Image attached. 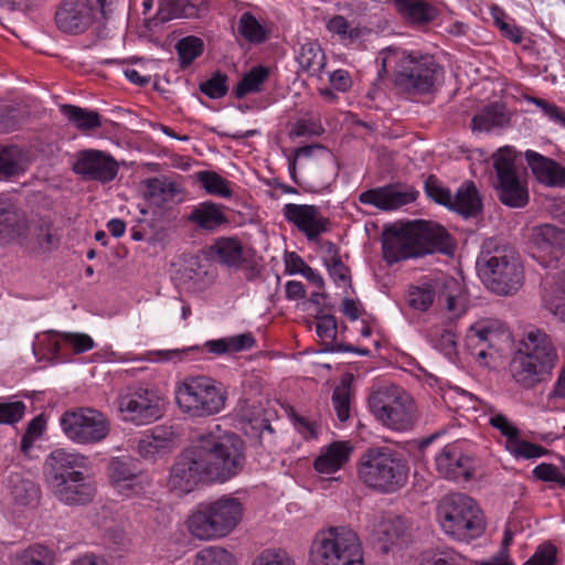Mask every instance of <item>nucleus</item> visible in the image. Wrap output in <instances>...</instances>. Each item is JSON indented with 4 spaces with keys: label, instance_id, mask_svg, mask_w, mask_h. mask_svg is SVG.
Instances as JSON below:
<instances>
[{
    "label": "nucleus",
    "instance_id": "6ab92c4d",
    "mask_svg": "<svg viewBox=\"0 0 565 565\" xmlns=\"http://www.w3.org/2000/svg\"><path fill=\"white\" fill-rule=\"evenodd\" d=\"M56 28L67 34H82L94 22V8L88 0H62L54 14Z\"/></svg>",
    "mask_w": 565,
    "mask_h": 565
},
{
    "label": "nucleus",
    "instance_id": "8fccbe9b",
    "mask_svg": "<svg viewBox=\"0 0 565 565\" xmlns=\"http://www.w3.org/2000/svg\"><path fill=\"white\" fill-rule=\"evenodd\" d=\"M428 339L435 348L451 355L456 352L457 334L451 329L434 327L428 330Z\"/></svg>",
    "mask_w": 565,
    "mask_h": 565
},
{
    "label": "nucleus",
    "instance_id": "0e129e2a",
    "mask_svg": "<svg viewBox=\"0 0 565 565\" xmlns=\"http://www.w3.org/2000/svg\"><path fill=\"white\" fill-rule=\"evenodd\" d=\"M316 332L323 343L332 345L338 333L335 318L331 315L319 316L316 324Z\"/></svg>",
    "mask_w": 565,
    "mask_h": 565
},
{
    "label": "nucleus",
    "instance_id": "864d4df0",
    "mask_svg": "<svg viewBox=\"0 0 565 565\" xmlns=\"http://www.w3.org/2000/svg\"><path fill=\"white\" fill-rule=\"evenodd\" d=\"M53 552L44 545H32L23 551L19 565H52Z\"/></svg>",
    "mask_w": 565,
    "mask_h": 565
},
{
    "label": "nucleus",
    "instance_id": "c03bdc74",
    "mask_svg": "<svg viewBox=\"0 0 565 565\" xmlns=\"http://www.w3.org/2000/svg\"><path fill=\"white\" fill-rule=\"evenodd\" d=\"M194 12L195 8L189 0H161L157 19L160 22H168L174 19L189 18Z\"/></svg>",
    "mask_w": 565,
    "mask_h": 565
},
{
    "label": "nucleus",
    "instance_id": "5fc2aeb1",
    "mask_svg": "<svg viewBox=\"0 0 565 565\" xmlns=\"http://www.w3.org/2000/svg\"><path fill=\"white\" fill-rule=\"evenodd\" d=\"M534 241L540 246H561L565 241V232L551 224L540 225L534 230Z\"/></svg>",
    "mask_w": 565,
    "mask_h": 565
},
{
    "label": "nucleus",
    "instance_id": "c756f323",
    "mask_svg": "<svg viewBox=\"0 0 565 565\" xmlns=\"http://www.w3.org/2000/svg\"><path fill=\"white\" fill-rule=\"evenodd\" d=\"M174 433L171 428L156 427L150 434L139 438L137 452L145 459L170 451L174 445Z\"/></svg>",
    "mask_w": 565,
    "mask_h": 565
},
{
    "label": "nucleus",
    "instance_id": "58836bf2",
    "mask_svg": "<svg viewBox=\"0 0 565 565\" xmlns=\"http://www.w3.org/2000/svg\"><path fill=\"white\" fill-rule=\"evenodd\" d=\"M509 121L503 107L499 104L486 106L476 114L471 120V127L478 131H489L492 128L503 127Z\"/></svg>",
    "mask_w": 565,
    "mask_h": 565
},
{
    "label": "nucleus",
    "instance_id": "49530a36",
    "mask_svg": "<svg viewBox=\"0 0 565 565\" xmlns=\"http://www.w3.org/2000/svg\"><path fill=\"white\" fill-rule=\"evenodd\" d=\"M196 180L201 183L206 193L221 198H231L233 191L230 188L227 180L222 178L214 171H199Z\"/></svg>",
    "mask_w": 565,
    "mask_h": 565
},
{
    "label": "nucleus",
    "instance_id": "09e8293b",
    "mask_svg": "<svg viewBox=\"0 0 565 565\" xmlns=\"http://www.w3.org/2000/svg\"><path fill=\"white\" fill-rule=\"evenodd\" d=\"M326 248L329 256L324 258V265L328 268L330 277L335 282L348 284L350 281L349 268L341 260L337 246L328 242Z\"/></svg>",
    "mask_w": 565,
    "mask_h": 565
},
{
    "label": "nucleus",
    "instance_id": "f257e3e1",
    "mask_svg": "<svg viewBox=\"0 0 565 565\" xmlns=\"http://www.w3.org/2000/svg\"><path fill=\"white\" fill-rule=\"evenodd\" d=\"M241 440L235 436H200L173 465L169 483L181 493L191 492L198 483L224 482L243 468Z\"/></svg>",
    "mask_w": 565,
    "mask_h": 565
},
{
    "label": "nucleus",
    "instance_id": "e433bc0d",
    "mask_svg": "<svg viewBox=\"0 0 565 565\" xmlns=\"http://www.w3.org/2000/svg\"><path fill=\"white\" fill-rule=\"evenodd\" d=\"M256 340L252 333H242L228 338L206 341L204 348L216 355L235 353L255 347Z\"/></svg>",
    "mask_w": 565,
    "mask_h": 565
},
{
    "label": "nucleus",
    "instance_id": "e2e57ef3",
    "mask_svg": "<svg viewBox=\"0 0 565 565\" xmlns=\"http://www.w3.org/2000/svg\"><path fill=\"white\" fill-rule=\"evenodd\" d=\"M25 404L21 401L0 403V425H14L25 414Z\"/></svg>",
    "mask_w": 565,
    "mask_h": 565
},
{
    "label": "nucleus",
    "instance_id": "412c9836",
    "mask_svg": "<svg viewBox=\"0 0 565 565\" xmlns=\"http://www.w3.org/2000/svg\"><path fill=\"white\" fill-rule=\"evenodd\" d=\"M438 473L450 480L467 481L472 477V459L466 455L458 444H448L435 458Z\"/></svg>",
    "mask_w": 565,
    "mask_h": 565
},
{
    "label": "nucleus",
    "instance_id": "79ce46f5",
    "mask_svg": "<svg viewBox=\"0 0 565 565\" xmlns=\"http://www.w3.org/2000/svg\"><path fill=\"white\" fill-rule=\"evenodd\" d=\"M62 114L81 130L95 129L102 126L98 113L87 110L74 105H62Z\"/></svg>",
    "mask_w": 565,
    "mask_h": 565
},
{
    "label": "nucleus",
    "instance_id": "ea45409f",
    "mask_svg": "<svg viewBox=\"0 0 565 565\" xmlns=\"http://www.w3.org/2000/svg\"><path fill=\"white\" fill-rule=\"evenodd\" d=\"M397 9L415 23L433 21L438 11L424 0H395Z\"/></svg>",
    "mask_w": 565,
    "mask_h": 565
},
{
    "label": "nucleus",
    "instance_id": "4be33fe9",
    "mask_svg": "<svg viewBox=\"0 0 565 565\" xmlns=\"http://www.w3.org/2000/svg\"><path fill=\"white\" fill-rule=\"evenodd\" d=\"M83 457L77 454L67 452L64 449H55L45 461V475L49 486L63 480L78 481L82 479V471L75 470L82 466Z\"/></svg>",
    "mask_w": 565,
    "mask_h": 565
},
{
    "label": "nucleus",
    "instance_id": "338daca9",
    "mask_svg": "<svg viewBox=\"0 0 565 565\" xmlns=\"http://www.w3.org/2000/svg\"><path fill=\"white\" fill-rule=\"evenodd\" d=\"M533 476L545 482H555L565 488V476L552 463H540L533 469Z\"/></svg>",
    "mask_w": 565,
    "mask_h": 565
},
{
    "label": "nucleus",
    "instance_id": "f704fd0d",
    "mask_svg": "<svg viewBox=\"0 0 565 565\" xmlns=\"http://www.w3.org/2000/svg\"><path fill=\"white\" fill-rule=\"evenodd\" d=\"M212 254L228 267H238L244 262L242 243L235 237H220L211 246Z\"/></svg>",
    "mask_w": 565,
    "mask_h": 565
},
{
    "label": "nucleus",
    "instance_id": "f03ea898",
    "mask_svg": "<svg viewBox=\"0 0 565 565\" xmlns=\"http://www.w3.org/2000/svg\"><path fill=\"white\" fill-rule=\"evenodd\" d=\"M450 248L447 231L423 220L393 225L382 235L383 258L390 265L426 254L447 253Z\"/></svg>",
    "mask_w": 565,
    "mask_h": 565
},
{
    "label": "nucleus",
    "instance_id": "dca6fc26",
    "mask_svg": "<svg viewBox=\"0 0 565 565\" xmlns=\"http://www.w3.org/2000/svg\"><path fill=\"white\" fill-rule=\"evenodd\" d=\"M32 233L40 246L53 244V236L47 225H31L19 214L10 199L0 196V236L7 238L22 237Z\"/></svg>",
    "mask_w": 565,
    "mask_h": 565
},
{
    "label": "nucleus",
    "instance_id": "bf43d9fd",
    "mask_svg": "<svg viewBox=\"0 0 565 565\" xmlns=\"http://www.w3.org/2000/svg\"><path fill=\"white\" fill-rule=\"evenodd\" d=\"M425 192L436 203L449 207L451 205L452 194L448 188L435 177L429 175L425 181Z\"/></svg>",
    "mask_w": 565,
    "mask_h": 565
},
{
    "label": "nucleus",
    "instance_id": "a18cd8bd",
    "mask_svg": "<svg viewBox=\"0 0 565 565\" xmlns=\"http://www.w3.org/2000/svg\"><path fill=\"white\" fill-rule=\"evenodd\" d=\"M417 565H467V559L460 553L447 547L424 552Z\"/></svg>",
    "mask_w": 565,
    "mask_h": 565
},
{
    "label": "nucleus",
    "instance_id": "2eb2a0df",
    "mask_svg": "<svg viewBox=\"0 0 565 565\" xmlns=\"http://www.w3.org/2000/svg\"><path fill=\"white\" fill-rule=\"evenodd\" d=\"M118 407L125 417L139 425L157 420L162 416V399L157 391L134 386L119 396Z\"/></svg>",
    "mask_w": 565,
    "mask_h": 565
},
{
    "label": "nucleus",
    "instance_id": "cd10ccee",
    "mask_svg": "<svg viewBox=\"0 0 565 565\" xmlns=\"http://www.w3.org/2000/svg\"><path fill=\"white\" fill-rule=\"evenodd\" d=\"M185 218L196 228L206 232H214L228 223L224 206L212 201H205L193 206Z\"/></svg>",
    "mask_w": 565,
    "mask_h": 565
},
{
    "label": "nucleus",
    "instance_id": "4c0bfd02",
    "mask_svg": "<svg viewBox=\"0 0 565 565\" xmlns=\"http://www.w3.org/2000/svg\"><path fill=\"white\" fill-rule=\"evenodd\" d=\"M297 61L303 71L313 76H319L326 66L324 53L317 42L302 44Z\"/></svg>",
    "mask_w": 565,
    "mask_h": 565
},
{
    "label": "nucleus",
    "instance_id": "680f3d73",
    "mask_svg": "<svg viewBox=\"0 0 565 565\" xmlns=\"http://www.w3.org/2000/svg\"><path fill=\"white\" fill-rule=\"evenodd\" d=\"M332 404L339 420L345 422L350 417V387L337 386L332 394Z\"/></svg>",
    "mask_w": 565,
    "mask_h": 565
},
{
    "label": "nucleus",
    "instance_id": "423d86ee",
    "mask_svg": "<svg viewBox=\"0 0 565 565\" xmlns=\"http://www.w3.org/2000/svg\"><path fill=\"white\" fill-rule=\"evenodd\" d=\"M477 264L486 285L495 294L510 295L523 285V267L516 250L494 238L484 241Z\"/></svg>",
    "mask_w": 565,
    "mask_h": 565
},
{
    "label": "nucleus",
    "instance_id": "774afa93",
    "mask_svg": "<svg viewBox=\"0 0 565 565\" xmlns=\"http://www.w3.org/2000/svg\"><path fill=\"white\" fill-rule=\"evenodd\" d=\"M226 75H222L217 73L215 76L210 78L209 81L201 84L200 89L203 94L209 96L210 98L217 99L226 95L227 86H226Z\"/></svg>",
    "mask_w": 565,
    "mask_h": 565
},
{
    "label": "nucleus",
    "instance_id": "603ef678",
    "mask_svg": "<svg viewBox=\"0 0 565 565\" xmlns=\"http://www.w3.org/2000/svg\"><path fill=\"white\" fill-rule=\"evenodd\" d=\"M194 565H234L231 553L220 547H207L200 551Z\"/></svg>",
    "mask_w": 565,
    "mask_h": 565
},
{
    "label": "nucleus",
    "instance_id": "69168bd1",
    "mask_svg": "<svg viewBox=\"0 0 565 565\" xmlns=\"http://www.w3.org/2000/svg\"><path fill=\"white\" fill-rule=\"evenodd\" d=\"M557 548L552 543L541 544L523 565H555Z\"/></svg>",
    "mask_w": 565,
    "mask_h": 565
},
{
    "label": "nucleus",
    "instance_id": "aec40b11",
    "mask_svg": "<svg viewBox=\"0 0 565 565\" xmlns=\"http://www.w3.org/2000/svg\"><path fill=\"white\" fill-rule=\"evenodd\" d=\"M418 192L401 184H387L366 190L359 195V202L381 211H394L416 201Z\"/></svg>",
    "mask_w": 565,
    "mask_h": 565
},
{
    "label": "nucleus",
    "instance_id": "6e6552de",
    "mask_svg": "<svg viewBox=\"0 0 565 565\" xmlns=\"http://www.w3.org/2000/svg\"><path fill=\"white\" fill-rule=\"evenodd\" d=\"M312 565H364L362 543L348 527H330L317 533L310 548Z\"/></svg>",
    "mask_w": 565,
    "mask_h": 565
},
{
    "label": "nucleus",
    "instance_id": "393cba45",
    "mask_svg": "<svg viewBox=\"0 0 565 565\" xmlns=\"http://www.w3.org/2000/svg\"><path fill=\"white\" fill-rule=\"evenodd\" d=\"M352 451L349 441H334L321 448L313 461V469L319 475L335 473L349 462Z\"/></svg>",
    "mask_w": 565,
    "mask_h": 565
},
{
    "label": "nucleus",
    "instance_id": "a211bd4d",
    "mask_svg": "<svg viewBox=\"0 0 565 565\" xmlns=\"http://www.w3.org/2000/svg\"><path fill=\"white\" fill-rule=\"evenodd\" d=\"M285 221L294 225L309 242H317L330 227V220L313 204L287 203L281 210Z\"/></svg>",
    "mask_w": 565,
    "mask_h": 565
},
{
    "label": "nucleus",
    "instance_id": "f8f14e48",
    "mask_svg": "<svg viewBox=\"0 0 565 565\" xmlns=\"http://www.w3.org/2000/svg\"><path fill=\"white\" fill-rule=\"evenodd\" d=\"M60 425L65 436L77 445H95L110 433V420L93 407H77L64 412Z\"/></svg>",
    "mask_w": 565,
    "mask_h": 565
},
{
    "label": "nucleus",
    "instance_id": "6e6d98bb",
    "mask_svg": "<svg viewBox=\"0 0 565 565\" xmlns=\"http://www.w3.org/2000/svg\"><path fill=\"white\" fill-rule=\"evenodd\" d=\"M177 51L181 63L189 65L202 53L203 42L199 38L186 36L178 42Z\"/></svg>",
    "mask_w": 565,
    "mask_h": 565
},
{
    "label": "nucleus",
    "instance_id": "37998d69",
    "mask_svg": "<svg viewBox=\"0 0 565 565\" xmlns=\"http://www.w3.org/2000/svg\"><path fill=\"white\" fill-rule=\"evenodd\" d=\"M269 71L264 66L253 67L237 83L234 90L237 98H243L248 94L260 92L262 85L267 79Z\"/></svg>",
    "mask_w": 565,
    "mask_h": 565
},
{
    "label": "nucleus",
    "instance_id": "2f4dec72",
    "mask_svg": "<svg viewBox=\"0 0 565 565\" xmlns=\"http://www.w3.org/2000/svg\"><path fill=\"white\" fill-rule=\"evenodd\" d=\"M449 209L465 217L477 216L482 210L481 199L472 182L463 183L452 195Z\"/></svg>",
    "mask_w": 565,
    "mask_h": 565
},
{
    "label": "nucleus",
    "instance_id": "13d9d810",
    "mask_svg": "<svg viewBox=\"0 0 565 565\" xmlns=\"http://www.w3.org/2000/svg\"><path fill=\"white\" fill-rule=\"evenodd\" d=\"M51 333L58 337L64 343L68 344L75 354L87 352L94 347L93 339L85 333L57 331H52Z\"/></svg>",
    "mask_w": 565,
    "mask_h": 565
},
{
    "label": "nucleus",
    "instance_id": "c9c22d12",
    "mask_svg": "<svg viewBox=\"0 0 565 565\" xmlns=\"http://www.w3.org/2000/svg\"><path fill=\"white\" fill-rule=\"evenodd\" d=\"M10 489L18 504L34 507L39 503L41 490L32 479L14 473L10 477Z\"/></svg>",
    "mask_w": 565,
    "mask_h": 565
},
{
    "label": "nucleus",
    "instance_id": "7ed1b4c3",
    "mask_svg": "<svg viewBox=\"0 0 565 565\" xmlns=\"http://www.w3.org/2000/svg\"><path fill=\"white\" fill-rule=\"evenodd\" d=\"M558 362L557 350L547 333L535 329L526 332L519 350L510 362V373L514 382L530 390L547 382Z\"/></svg>",
    "mask_w": 565,
    "mask_h": 565
},
{
    "label": "nucleus",
    "instance_id": "20e7f679",
    "mask_svg": "<svg viewBox=\"0 0 565 565\" xmlns=\"http://www.w3.org/2000/svg\"><path fill=\"white\" fill-rule=\"evenodd\" d=\"M408 475L409 466L404 456L388 446L367 448L358 463L360 481L382 494H392L403 489Z\"/></svg>",
    "mask_w": 565,
    "mask_h": 565
},
{
    "label": "nucleus",
    "instance_id": "5701e85b",
    "mask_svg": "<svg viewBox=\"0 0 565 565\" xmlns=\"http://www.w3.org/2000/svg\"><path fill=\"white\" fill-rule=\"evenodd\" d=\"M525 159L535 179L551 188H565V168L553 159L527 150Z\"/></svg>",
    "mask_w": 565,
    "mask_h": 565
},
{
    "label": "nucleus",
    "instance_id": "0eeeda50",
    "mask_svg": "<svg viewBox=\"0 0 565 565\" xmlns=\"http://www.w3.org/2000/svg\"><path fill=\"white\" fill-rule=\"evenodd\" d=\"M244 508L239 499L223 495L200 503L188 520L190 533L200 540H214L228 535L242 521Z\"/></svg>",
    "mask_w": 565,
    "mask_h": 565
},
{
    "label": "nucleus",
    "instance_id": "de8ad7c7",
    "mask_svg": "<svg viewBox=\"0 0 565 565\" xmlns=\"http://www.w3.org/2000/svg\"><path fill=\"white\" fill-rule=\"evenodd\" d=\"M327 30L341 41L353 42L363 36L364 29L353 25L343 15H333L326 24Z\"/></svg>",
    "mask_w": 565,
    "mask_h": 565
},
{
    "label": "nucleus",
    "instance_id": "1a4fd4ad",
    "mask_svg": "<svg viewBox=\"0 0 565 565\" xmlns=\"http://www.w3.org/2000/svg\"><path fill=\"white\" fill-rule=\"evenodd\" d=\"M437 520L443 531L458 541L473 540L484 531L481 510L462 493H452L439 501Z\"/></svg>",
    "mask_w": 565,
    "mask_h": 565
},
{
    "label": "nucleus",
    "instance_id": "9d476101",
    "mask_svg": "<svg viewBox=\"0 0 565 565\" xmlns=\"http://www.w3.org/2000/svg\"><path fill=\"white\" fill-rule=\"evenodd\" d=\"M175 402L183 414L201 418L218 414L225 407L226 393L214 379L186 376L177 384Z\"/></svg>",
    "mask_w": 565,
    "mask_h": 565
},
{
    "label": "nucleus",
    "instance_id": "ddd939ff",
    "mask_svg": "<svg viewBox=\"0 0 565 565\" xmlns=\"http://www.w3.org/2000/svg\"><path fill=\"white\" fill-rule=\"evenodd\" d=\"M515 150L505 146L493 153V168L498 179V198L509 207L520 209L529 202L525 182L518 175L515 168Z\"/></svg>",
    "mask_w": 565,
    "mask_h": 565
},
{
    "label": "nucleus",
    "instance_id": "f3484780",
    "mask_svg": "<svg viewBox=\"0 0 565 565\" xmlns=\"http://www.w3.org/2000/svg\"><path fill=\"white\" fill-rule=\"evenodd\" d=\"M72 169L84 180L105 184L115 180L119 164L113 156L105 151L86 149L76 154Z\"/></svg>",
    "mask_w": 565,
    "mask_h": 565
},
{
    "label": "nucleus",
    "instance_id": "b1692460",
    "mask_svg": "<svg viewBox=\"0 0 565 565\" xmlns=\"http://www.w3.org/2000/svg\"><path fill=\"white\" fill-rule=\"evenodd\" d=\"M367 530L373 540L382 544L383 551L387 552L388 545L394 544L404 534L405 524L401 516L380 513L369 521Z\"/></svg>",
    "mask_w": 565,
    "mask_h": 565
},
{
    "label": "nucleus",
    "instance_id": "7c9ffc66",
    "mask_svg": "<svg viewBox=\"0 0 565 565\" xmlns=\"http://www.w3.org/2000/svg\"><path fill=\"white\" fill-rule=\"evenodd\" d=\"M437 302L444 306L450 319L462 317L467 309V297L462 294L459 282L451 277L441 278Z\"/></svg>",
    "mask_w": 565,
    "mask_h": 565
},
{
    "label": "nucleus",
    "instance_id": "a878e982",
    "mask_svg": "<svg viewBox=\"0 0 565 565\" xmlns=\"http://www.w3.org/2000/svg\"><path fill=\"white\" fill-rule=\"evenodd\" d=\"M108 475L114 488L124 495L128 497L142 490V480L129 461L113 459L108 466Z\"/></svg>",
    "mask_w": 565,
    "mask_h": 565
},
{
    "label": "nucleus",
    "instance_id": "bb28decb",
    "mask_svg": "<svg viewBox=\"0 0 565 565\" xmlns=\"http://www.w3.org/2000/svg\"><path fill=\"white\" fill-rule=\"evenodd\" d=\"M53 494L63 503L68 505L86 504L95 495V486L87 480L82 472V479L78 481L63 480L50 487Z\"/></svg>",
    "mask_w": 565,
    "mask_h": 565
},
{
    "label": "nucleus",
    "instance_id": "c85d7f7f",
    "mask_svg": "<svg viewBox=\"0 0 565 565\" xmlns=\"http://www.w3.org/2000/svg\"><path fill=\"white\" fill-rule=\"evenodd\" d=\"M31 154L18 146L0 148V181L23 175L31 164Z\"/></svg>",
    "mask_w": 565,
    "mask_h": 565
},
{
    "label": "nucleus",
    "instance_id": "052dcab7",
    "mask_svg": "<svg viewBox=\"0 0 565 565\" xmlns=\"http://www.w3.org/2000/svg\"><path fill=\"white\" fill-rule=\"evenodd\" d=\"M253 565H296V562L285 550L267 548L254 559Z\"/></svg>",
    "mask_w": 565,
    "mask_h": 565
},
{
    "label": "nucleus",
    "instance_id": "473e14b6",
    "mask_svg": "<svg viewBox=\"0 0 565 565\" xmlns=\"http://www.w3.org/2000/svg\"><path fill=\"white\" fill-rule=\"evenodd\" d=\"M180 192V185L168 177L161 175L145 181V195L157 205L174 201Z\"/></svg>",
    "mask_w": 565,
    "mask_h": 565
},
{
    "label": "nucleus",
    "instance_id": "a19ab883",
    "mask_svg": "<svg viewBox=\"0 0 565 565\" xmlns=\"http://www.w3.org/2000/svg\"><path fill=\"white\" fill-rule=\"evenodd\" d=\"M237 31L244 40L252 44L264 43L269 38V30L250 12H244L239 17Z\"/></svg>",
    "mask_w": 565,
    "mask_h": 565
},
{
    "label": "nucleus",
    "instance_id": "3c124183",
    "mask_svg": "<svg viewBox=\"0 0 565 565\" xmlns=\"http://www.w3.org/2000/svg\"><path fill=\"white\" fill-rule=\"evenodd\" d=\"M507 450L515 458L534 459L544 456L547 450L540 445L523 440L520 436L505 443Z\"/></svg>",
    "mask_w": 565,
    "mask_h": 565
},
{
    "label": "nucleus",
    "instance_id": "4d7b16f0",
    "mask_svg": "<svg viewBox=\"0 0 565 565\" xmlns=\"http://www.w3.org/2000/svg\"><path fill=\"white\" fill-rule=\"evenodd\" d=\"M547 309L565 321V271L553 288L551 297L546 300Z\"/></svg>",
    "mask_w": 565,
    "mask_h": 565
},
{
    "label": "nucleus",
    "instance_id": "4468645a",
    "mask_svg": "<svg viewBox=\"0 0 565 565\" xmlns=\"http://www.w3.org/2000/svg\"><path fill=\"white\" fill-rule=\"evenodd\" d=\"M503 326L495 320H480L469 327L465 337V347L481 366L494 362L505 341Z\"/></svg>",
    "mask_w": 565,
    "mask_h": 565
},
{
    "label": "nucleus",
    "instance_id": "9b49d317",
    "mask_svg": "<svg viewBox=\"0 0 565 565\" xmlns=\"http://www.w3.org/2000/svg\"><path fill=\"white\" fill-rule=\"evenodd\" d=\"M369 407L374 417L392 430H409L416 420L413 397L396 385H384L373 391L369 396Z\"/></svg>",
    "mask_w": 565,
    "mask_h": 565
},
{
    "label": "nucleus",
    "instance_id": "39448f33",
    "mask_svg": "<svg viewBox=\"0 0 565 565\" xmlns=\"http://www.w3.org/2000/svg\"><path fill=\"white\" fill-rule=\"evenodd\" d=\"M383 63L393 65L395 85L408 94L423 95L434 92L444 73L433 55L397 47L384 51Z\"/></svg>",
    "mask_w": 565,
    "mask_h": 565
},
{
    "label": "nucleus",
    "instance_id": "72a5a7b5",
    "mask_svg": "<svg viewBox=\"0 0 565 565\" xmlns=\"http://www.w3.org/2000/svg\"><path fill=\"white\" fill-rule=\"evenodd\" d=\"M441 278L425 281L419 286H411L408 289L407 302L411 308L417 311H427L435 300H438Z\"/></svg>",
    "mask_w": 565,
    "mask_h": 565
}]
</instances>
